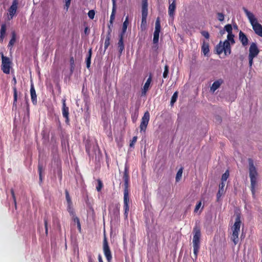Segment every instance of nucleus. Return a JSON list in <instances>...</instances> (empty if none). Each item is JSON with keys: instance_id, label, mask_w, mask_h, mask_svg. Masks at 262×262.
Instances as JSON below:
<instances>
[{"instance_id": "nucleus-35", "label": "nucleus", "mask_w": 262, "mask_h": 262, "mask_svg": "<svg viewBox=\"0 0 262 262\" xmlns=\"http://www.w3.org/2000/svg\"><path fill=\"white\" fill-rule=\"evenodd\" d=\"M183 173V168H181L179 169L177 173L176 177V182H179L182 176Z\"/></svg>"}, {"instance_id": "nucleus-15", "label": "nucleus", "mask_w": 262, "mask_h": 262, "mask_svg": "<svg viewBox=\"0 0 262 262\" xmlns=\"http://www.w3.org/2000/svg\"><path fill=\"white\" fill-rule=\"evenodd\" d=\"M152 81V75L150 74L147 78L146 82L145 83L143 88L142 90V96H145L147 92L148 91L150 85Z\"/></svg>"}, {"instance_id": "nucleus-11", "label": "nucleus", "mask_w": 262, "mask_h": 262, "mask_svg": "<svg viewBox=\"0 0 262 262\" xmlns=\"http://www.w3.org/2000/svg\"><path fill=\"white\" fill-rule=\"evenodd\" d=\"M12 81H13L14 85L13 86V109H16L17 108V91L16 87V79L15 77H13Z\"/></svg>"}, {"instance_id": "nucleus-40", "label": "nucleus", "mask_w": 262, "mask_h": 262, "mask_svg": "<svg viewBox=\"0 0 262 262\" xmlns=\"http://www.w3.org/2000/svg\"><path fill=\"white\" fill-rule=\"evenodd\" d=\"M178 93L177 92H174L170 100L171 105H173L176 102L178 98Z\"/></svg>"}, {"instance_id": "nucleus-54", "label": "nucleus", "mask_w": 262, "mask_h": 262, "mask_svg": "<svg viewBox=\"0 0 262 262\" xmlns=\"http://www.w3.org/2000/svg\"><path fill=\"white\" fill-rule=\"evenodd\" d=\"M71 0H65V1H66L65 7L66 8L67 10H68L70 7V5L71 4Z\"/></svg>"}, {"instance_id": "nucleus-21", "label": "nucleus", "mask_w": 262, "mask_h": 262, "mask_svg": "<svg viewBox=\"0 0 262 262\" xmlns=\"http://www.w3.org/2000/svg\"><path fill=\"white\" fill-rule=\"evenodd\" d=\"M176 8V4L175 0H173L171 4H170L168 7V14L170 17L173 18L174 12Z\"/></svg>"}, {"instance_id": "nucleus-25", "label": "nucleus", "mask_w": 262, "mask_h": 262, "mask_svg": "<svg viewBox=\"0 0 262 262\" xmlns=\"http://www.w3.org/2000/svg\"><path fill=\"white\" fill-rule=\"evenodd\" d=\"M223 83V80L222 79H220L215 81L212 86L210 88V91L213 93L215 92L217 89L220 88L221 85Z\"/></svg>"}, {"instance_id": "nucleus-37", "label": "nucleus", "mask_w": 262, "mask_h": 262, "mask_svg": "<svg viewBox=\"0 0 262 262\" xmlns=\"http://www.w3.org/2000/svg\"><path fill=\"white\" fill-rule=\"evenodd\" d=\"M234 37V35L233 33L228 34L227 35V39H226V40H228V42H229L231 44H234L235 43Z\"/></svg>"}, {"instance_id": "nucleus-22", "label": "nucleus", "mask_w": 262, "mask_h": 262, "mask_svg": "<svg viewBox=\"0 0 262 262\" xmlns=\"http://www.w3.org/2000/svg\"><path fill=\"white\" fill-rule=\"evenodd\" d=\"M239 39L243 46H246L248 43V39L242 31L239 33Z\"/></svg>"}, {"instance_id": "nucleus-61", "label": "nucleus", "mask_w": 262, "mask_h": 262, "mask_svg": "<svg viewBox=\"0 0 262 262\" xmlns=\"http://www.w3.org/2000/svg\"><path fill=\"white\" fill-rule=\"evenodd\" d=\"M225 30H221V31H220L221 34H224V33H225Z\"/></svg>"}, {"instance_id": "nucleus-18", "label": "nucleus", "mask_w": 262, "mask_h": 262, "mask_svg": "<svg viewBox=\"0 0 262 262\" xmlns=\"http://www.w3.org/2000/svg\"><path fill=\"white\" fill-rule=\"evenodd\" d=\"M252 28L255 33L258 36L262 37V26L258 22L252 26Z\"/></svg>"}, {"instance_id": "nucleus-44", "label": "nucleus", "mask_w": 262, "mask_h": 262, "mask_svg": "<svg viewBox=\"0 0 262 262\" xmlns=\"http://www.w3.org/2000/svg\"><path fill=\"white\" fill-rule=\"evenodd\" d=\"M138 116V111L136 110L133 114H132V119L133 122H135L137 119Z\"/></svg>"}, {"instance_id": "nucleus-6", "label": "nucleus", "mask_w": 262, "mask_h": 262, "mask_svg": "<svg viewBox=\"0 0 262 262\" xmlns=\"http://www.w3.org/2000/svg\"><path fill=\"white\" fill-rule=\"evenodd\" d=\"M148 15V0H142V21L141 27L146 25Z\"/></svg>"}, {"instance_id": "nucleus-8", "label": "nucleus", "mask_w": 262, "mask_h": 262, "mask_svg": "<svg viewBox=\"0 0 262 262\" xmlns=\"http://www.w3.org/2000/svg\"><path fill=\"white\" fill-rule=\"evenodd\" d=\"M150 119V115L149 113L147 111L146 112L143 116L142 118L141 122L140 125V132H145L146 131L147 125L148 124L149 121Z\"/></svg>"}, {"instance_id": "nucleus-55", "label": "nucleus", "mask_w": 262, "mask_h": 262, "mask_svg": "<svg viewBox=\"0 0 262 262\" xmlns=\"http://www.w3.org/2000/svg\"><path fill=\"white\" fill-rule=\"evenodd\" d=\"M87 257H88V262H94L92 254H88L87 255Z\"/></svg>"}, {"instance_id": "nucleus-63", "label": "nucleus", "mask_w": 262, "mask_h": 262, "mask_svg": "<svg viewBox=\"0 0 262 262\" xmlns=\"http://www.w3.org/2000/svg\"><path fill=\"white\" fill-rule=\"evenodd\" d=\"M59 173H59L60 178V179H61V178H62V176H61V171H59Z\"/></svg>"}, {"instance_id": "nucleus-1", "label": "nucleus", "mask_w": 262, "mask_h": 262, "mask_svg": "<svg viewBox=\"0 0 262 262\" xmlns=\"http://www.w3.org/2000/svg\"><path fill=\"white\" fill-rule=\"evenodd\" d=\"M249 177L250 178L251 182V191L253 195L254 196L255 193V187L257 184V176L258 175L257 170L254 165L253 161L251 159H249Z\"/></svg>"}, {"instance_id": "nucleus-24", "label": "nucleus", "mask_w": 262, "mask_h": 262, "mask_svg": "<svg viewBox=\"0 0 262 262\" xmlns=\"http://www.w3.org/2000/svg\"><path fill=\"white\" fill-rule=\"evenodd\" d=\"M118 48L119 52L121 54L124 49V45L123 43V35L122 33H121L119 35V39L118 42Z\"/></svg>"}, {"instance_id": "nucleus-47", "label": "nucleus", "mask_w": 262, "mask_h": 262, "mask_svg": "<svg viewBox=\"0 0 262 262\" xmlns=\"http://www.w3.org/2000/svg\"><path fill=\"white\" fill-rule=\"evenodd\" d=\"M137 136H134L132 140L130 141V144H129V146L130 147H134L135 143L137 142Z\"/></svg>"}, {"instance_id": "nucleus-39", "label": "nucleus", "mask_w": 262, "mask_h": 262, "mask_svg": "<svg viewBox=\"0 0 262 262\" xmlns=\"http://www.w3.org/2000/svg\"><path fill=\"white\" fill-rule=\"evenodd\" d=\"M229 176V172L228 170H227L222 176V182L221 183H225L227 181V179Z\"/></svg>"}, {"instance_id": "nucleus-2", "label": "nucleus", "mask_w": 262, "mask_h": 262, "mask_svg": "<svg viewBox=\"0 0 262 262\" xmlns=\"http://www.w3.org/2000/svg\"><path fill=\"white\" fill-rule=\"evenodd\" d=\"M193 236L192 239L193 253L195 259L197 258L198 253L200 248L201 230L199 227L195 226L193 230Z\"/></svg>"}, {"instance_id": "nucleus-64", "label": "nucleus", "mask_w": 262, "mask_h": 262, "mask_svg": "<svg viewBox=\"0 0 262 262\" xmlns=\"http://www.w3.org/2000/svg\"><path fill=\"white\" fill-rule=\"evenodd\" d=\"M219 120L220 121H221V118H219Z\"/></svg>"}, {"instance_id": "nucleus-32", "label": "nucleus", "mask_w": 262, "mask_h": 262, "mask_svg": "<svg viewBox=\"0 0 262 262\" xmlns=\"http://www.w3.org/2000/svg\"><path fill=\"white\" fill-rule=\"evenodd\" d=\"M16 42V33L15 31H12L11 33V38L9 41L8 47V48H12L14 44Z\"/></svg>"}, {"instance_id": "nucleus-43", "label": "nucleus", "mask_w": 262, "mask_h": 262, "mask_svg": "<svg viewBox=\"0 0 262 262\" xmlns=\"http://www.w3.org/2000/svg\"><path fill=\"white\" fill-rule=\"evenodd\" d=\"M66 198L68 205H72V202L69 193L67 190L66 191Z\"/></svg>"}, {"instance_id": "nucleus-28", "label": "nucleus", "mask_w": 262, "mask_h": 262, "mask_svg": "<svg viewBox=\"0 0 262 262\" xmlns=\"http://www.w3.org/2000/svg\"><path fill=\"white\" fill-rule=\"evenodd\" d=\"M92 54V49H89L88 53L85 59L86 66L88 69H89L91 63V57Z\"/></svg>"}, {"instance_id": "nucleus-36", "label": "nucleus", "mask_w": 262, "mask_h": 262, "mask_svg": "<svg viewBox=\"0 0 262 262\" xmlns=\"http://www.w3.org/2000/svg\"><path fill=\"white\" fill-rule=\"evenodd\" d=\"M67 210L71 216H74L75 215V212L74 210V208L72 207V205H68Z\"/></svg>"}, {"instance_id": "nucleus-4", "label": "nucleus", "mask_w": 262, "mask_h": 262, "mask_svg": "<svg viewBox=\"0 0 262 262\" xmlns=\"http://www.w3.org/2000/svg\"><path fill=\"white\" fill-rule=\"evenodd\" d=\"M123 180L124 182V195L129 196V176L128 167L125 165L124 171L123 172Z\"/></svg>"}, {"instance_id": "nucleus-10", "label": "nucleus", "mask_w": 262, "mask_h": 262, "mask_svg": "<svg viewBox=\"0 0 262 262\" xmlns=\"http://www.w3.org/2000/svg\"><path fill=\"white\" fill-rule=\"evenodd\" d=\"M259 52V50L257 46V45L255 42H252L249 48V57H255L257 56Z\"/></svg>"}, {"instance_id": "nucleus-56", "label": "nucleus", "mask_w": 262, "mask_h": 262, "mask_svg": "<svg viewBox=\"0 0 262 262\" xmlns=\"http://www.w3.org/2000/svg\"><path fill=\"white\" fill-rule=\"evenodd\" d=\"M254 58V57H252L248 56L249 64L250 67H251L252 64H253V60Z\"/></svg>"}, {"instance_id": "nucleus-41", "label": "nucleus", "mask_w": 262, "mask_h": 262, "mask_svg": "<svg viewBox=\"0 0 262 262\" xmlns=\"http://www.w3.org/2000/svg\"><path fill=\"white\" fill-rule=\"evenodd\" d=\"M224 29L228 34L232 33V27L230 24H227L224 27Z\"/></svg>"}, {"instance_id": "nucleus-9", "label": "nucleus", "mask_w": 262, "mask_h": 262, "mask_svg": "<svg viewBox=\"0 0 262 262\" xmlns=\"http://www.w3.org/2000/svg\"><path fill=\"white\" fill-rule=\"evenodd\" d=\"M161 30L160 20L159 17H158L155 23V30L154 33L153 42L158 43L159 41V33Z\"/></svg>"}, {"instance_id": "nucleus-48", "label": "nucleus", "mask_w": 262, "mask_h": 262, "mask_svg": "<svg viewBox=\"0 0 262 262\" xmlns=\"http://www.w3.org/2000/svg\"><path fill=\"white\" fill-rule=\"evenodd\" d=\"M11 193L12 194V196L14 201V203L15 205V207H16V197L14 193V191L13 188L11 189Z\"/></svg>"}, {"instance_id": "nucleus-16", "label": "nucleus", "mask_w": 262, "mask_h": 262, "mask_svg": "<svg viewBox=\"0 0 262 262\" xmlns=\"http://www.w3.org/2000/svg\"><path fill=\"white\" fill-rule=\"evenodd\" d=\"M30 95L31 101L33 104L34 105H36L37 103V95L36 94V91L33 83H32L31 85Z\"/></svg>"}, {"instance_id": "nucleus-59", "label": "nucleus", "mask_w": 262, "mask_h": 262, "mask_svg": "<svg viewBox=\"0 0 262 262\" xmlns=\"http://www.w3.org/2000/svg\"><path fill=\"white\" fill-rule=\"evenodd\" d=\"M77 227H78V230L79 231V232H80L81 231V225H80V223H79V224H77Z\"/></svg>"}, {"instance_id": "nucleus-33", "label": "nucleus", "mask_w": 262, "mask_h": 262, "mask_svg": "<svg viewBox=\"0 0 262 262\" xmlns=\"http://www.w3.org/2000/svg\"><path fill=\"white\" fill-rule=\"evenodd\" d=\"M216 52L218 54H221L224 52V48L222 42L221 41L220 43L216 46Z\"/></svg>"}, {"instance_id": "nucleus-50", "label": "nucleus", "mask_w": 262, "mask_h": 262, "mask_svg": "<svg viewBox=\"0 0 262 262\" xmlns=\"http://www.w3.org/2000/svg\"><path fill=\"white\" fill-rule=\"evenodd\" d=\"M201 205H202L201 201H199V202H198V203L196 204V206L195 207V208H194V212H197L199 210V209L200 208Z\"/></svg>"}, {"instance_id": "nucleus-57", "label": "nucleus", "mask_w": 262, "mask_h": 262, "mask_svg": "<svg viewBox=\"0 0 262 262\" xmlns=\"http://www.w3.org/2000/svg\"><path fill=\"white\" fill-rule=\"evenodd\" d=\"M84 32L85 34H86V35H88L89 34L90 29H89V28L88 27H86L85 28Z\"/></svg>"}, {"instance_id": "nucleus-20", "label": "nucleus", "mask_w": 262, "mask_h": 262, "mask_svg": "<svg viewBox=\"0 0 262 262\" xmlns=\"http://www.w3.org/2000/svg\"><path fill=\"white\" fill-rule=\"evenodd\" d=\"M223 45L224 48L225 55L226 56L230 55L231 52L230 43L228 42V40H225L223 42Z\"/></svg>"}, {"instance_id": "nucleus-62", "label": "nucleus", "mask_w": 262, "mask_h": 262, "mask_svg": "<svg viewBox=\"0 0 262 262\" xmlns=\"http://www.w3.org/2000/svg\"><path fill=\"white\" fill-rule=\"evenodd\" d=\"M233 27H234V28L235 29H237V28H238V27H237V25H236V24H235V25H234L233 26Z\"/></svg>"}, {"instance_id": "nucleus-26", "label": "nucleus", "mask_w": 262, "mask_h": 262, "mask_svg": "<svg viewBox=\"0 0 262 262\" xmlns=\"http://www.w3.org/2000/svg\"><path fill=\"white\" fill-rule=\"evenodd\" d=\"M111 30L109 29L107 32L105 41H104V51H105L110 45V40L111 37Z\"/></svg>"}, {"instance_id": "nucleus-31", "label": "nucleus", "mask_w": 262, "mask_h": 262, "mask_svg": "<svg viewBox=\"0 0 262 262\" xmlns=\"http://www.w3.org/2000/svg\"><path fill=\"white\" fill-rule=\"evenodd\" d=\"M6 31V24H3L1 26L0 30V41L2 42L3 41Z\"/></svg>"}, {"instance_id": "nucleus-58", "label": "nucleus", "mask_w": 262, "mask_h": 262, "mask_svg": "<svg viewBox=\"0 0 262 262\" xmlns=\"http://www.w3.org/2000/svg\"><path fill=\"white\" fill-rule=\"evenodd\" d=\"M98 260L99 262H103V260L100 254L98 255Z\"/></svg>"}, {"instance_id": "nucleus-7", "label": "nucleus", "mask_w": 262, "mask_h": 262, "mask_svg": "<svg viewBox=\"0 0 262 262\" xmlns=\"http://www.w3.org/2000/svg\"><path fill=\"white\" fill-rule=\"evenodd\" d=\"M103 251L107 262H111L112 259V253L105 236L103 241Z\"/></svg>"}, {"instance_id": "nucleus-19", "label": "nucleus", "mask_w": 262, "mask_h": 262, "mask_svg": "<svg viewBox=\"0 0 262 262\" xmlns=\"http://www.w3.org/2000/svg\"><path fill=\"white\" fill-rule=\"evenodd\" d=\"M225 185V183H221L219 185V189L216 194V201L220 202L221 200V196L224 193V187Z\"/></svg>"}, {"instance_id": "nucleus-53", "label": "nucleus", "mask_w": 262, "mask_h": 262, "mask_svg": "<svg viewBox=\"0 0 262 262\" xmlns=\"http://www.w3.org/2000/svg\"><path fill=\"white\" fill-rule=\"evenodd\" d=\"M73 220L74 222L76 223L77 224H79L80 223L79 219L78 217L76 216V214L74 216H72Z\"/></svg>"}, {"instance_id": "nucleus-17", "label": "nucleus", "mask_w": 262, "mask_h": 262, "mask_svg": "<svg viewBox=\"0 0 262 262\" xmlns=\"http://www.w3.org/2000/svg\"><path fill=\"white\" fill-rule=\"evenodd\" d=\"M244 12H245L247 17L248 18L252 26L253 25H254L255 23H257V20L256 18H255L254 15L250 11H249L247 9L244 8Z\"/></svg>"}, {"instance_id": "nucleus-34", "label": "nucleus", "mask_w": 262, "mask_h": 262, "mask_svg": "<svg viewBox=\"0 0 262 262\" xmlns=\"http://www.w3.org/2000/svg\"><path fill=\"white\" fill-rule=\"evenodd\" d=\"M128 25V16H127L126 17L125 20L123 23L122 32L121 33L123 34V35L126 31V29H127Z\"/></svg>"}, {"instance_id": "nucleus-60", "label": "nucleus", "mask_w": 262, "mask_h": 262, "mask_svg": "<svg viewBox=\"0 0 262 262\" xmlns=\"http://www.w3.org/2000/svg\"><path fill=\"white\" fill-rule=\"evenodd\" d=\"M86 150V153L90 156V149L88 147H86V150Z\"/></svg>"}, {"instance_id": "nucleus-45", "label": "nucleus", "mask_w": 262, "mask_h": 262, "mask_svg": "<svg viewBox=\"0 0 262 262\" xmlns=\"http://www.w3.org/2000/svg\"><path fill=\"white\" fill-rule=\"evenodd\" d=\"M88 16L91 19H93L95 15V12L94 10H91L88 12Z\"/></svg>"}, {"instance_id": "nucleus-13", "label": "nucleus", "mask_w": 262, "mask_h": 262, "mask_svg": "<svg viewBox=\"0 0 262 262\" xmlns=\"http://www.w3.org/2000/svg\"><path fill=\"white\" fill-rule=\"evenodd\" d=\"M62 114L63 117L66 118V122L69 123V107L66 106V99L62 100Z\"/></svg>"}, {"instance_id": "nucleus-12", "label": "nucleus", "mask_w": 262, "mask_h": 262, "mask_svg": "<svg viewBox=\"0 0 262 262\" xmlns=\"http://www.w3.org/2000/svg\"><path fill=\"white\" fill-rule=\"evenodd\" d=\"M123 208L124 210V215L125 219L128 217V213L129 209V196L124 195L123 196Z\"/></svg>"}, {"instance_id": "nucleus-51", "label": "nucleus", "mask_w": 262, "mask_h": 262, "mask_svg": "<svg viewBox=\"0 0 262 262\" xmlns=\"http://www.w3.org/2000/svg\"><path fill=\"white\" fill-rule=\"evenodd\" d=\"M201 34L206 39H209V34L208 32L206 31H203L201 32Z\"/></svg>"}, {"instance_id": "nucleus-3", "label": "nucleus", "mask_w": 262, "mask_h": 262, "mask_svg": "<svg viewBox=\"0 0 262 262\" xmlns=\"http://www.w3.org/2000/svg\"><path fill=\"white\" fill-rule=\"evenodd\" d=\"M241 216L239 214H237L235 217L234 224L232 227V234L231 236V240L236 245L238 242V234L240 231L241 225Z\"/></svg>"}, {"instance_id": "nucleus-23", "label": "nucleus", "mask_w": 262, "mask_h": 262, "mask_svg": "<svg viewBox=\"0 0 262 262\" xmlns=\"http://www.w3.org/2000/svg\"><path fill=\"white\" fill-rule=\"evenodd\" d=\"M44 166L42 162H40L39 160L38 161V172L39 174V182L41 183L42 182L43 177H42V172L44 171Z\"/></svg>"}, {"instance_id": "nucleus-5", "label": "nucleus", "mask_w": 262, "mask_h": 262, "mask_svg": "<svg viewBox=\"0 0 262 262\" xmlns=\"http://www.w3.org/2000/svg\"><path fill=\"white\" fill-rule=\"evenodd\" d=\"M2 55V70L5 74H9L11 68V61L9 58L5 56L2 52L1 53Z\"/></svg>"}, {"instance_id": "nucleus-14", "label": "nucleus", "mask_w": 262, "mask_h": 262, "mask_svg": "<svg viewBox=\"0 0 262 262\" xmlns=\"http://www.w3.org/2000/svg\"><path fill=\"white\" fill-rule=\"evenodd\" d=\"M18 4V0H13L12 5L8 9L9 14L11 18H12L16 12Z\"/></svg>"}, {"instance_id": "nucleus-42", "label": "nucleus", "mask_w": 262, "mask_h": 262, "mask_svg": "<svg viewBox=\"0 0 262 262\" xmlns=\"http://www.w3.org/2000/svg\"><path fill=\"white\" fill-rule=\"evenodd\" d=\"M169 73V67L168 65L164 66V71L163 74V77L164 78H166Z\"/></svg>"}, {"instance_id": "nucleus-49", "label": "nucleus", "mask_w": 262, "mask_h": 262, "mask_svg": "<svg viewBox=\"0 0 262 262\" xmlns=\"http://www.w3.org/2000/svg\"><path fill=\"white\" fill-rule=\"evenodd\" d=\"M217 18L220 21H222L224 20V15L222 13H217Z\"/></svg>"}, {"instance_id": "nucleus-29", "label": "nucleus", "mask_w": 262, "mask_h": 262, "mask_svg": "<svg viewBox=\"0 0 262 262\" xmlns=\"http://www.w3.org/2000/svg\"><path fill=\"white\" fill-rule=\"evenodd\" d=\"M202 51L205 56H208L209 52V43L204 41L202 46Z\"/></svg>"}, {"instance_id": "nucleus-46", "label": "nucleus", "mask_w": 262, "mask_h": 262, "mask_svg": "<svg viewBox=\"0 0 262 262\" xmlns=\"http://www.w3.org/2000/svg\"><path fill=\"white\" fill-rule=\"evenodd\" d=\"M70 62L71 65V71L73 72L74 69V59L73 57H71L70 59Z\"/></svg>"}, {"instance_id": "nucleus-30", "label": "nucleus", "mask_w": 262, "mask_h": 262, "mask_svg": "<svg viewBox=\"0 0 262 262\" xmlns=\"http://www.w3.org/2000/svg\"><path fill=\"white\" fill-rule=\"evenodd\" d=\"M113 2V8H112V12L110 16V23H112L113 21L115 19V15L116 13V1L115 0H112Z\"/></svg>"}, {"instance_id": "nucleus-52", "label": "nucleus", "mask_w": 262, "mask_h": 262, "mask_svg": "<svg viewBox=\"0 0 262 262\" xmlns=\"http://www.w3.org/2000/svg\"><path fill=\"white\" fill-rule=\"evenodd\" d=\"M44 224H45V233H46V235H48V222H47V220L46 219H44Z\"/></svg>"}, {"instance_id": "nucleus-27", "label": "nucleus", "mask_w": 262, "mask_h": 262, "mask_svg": "<svg viewBox=\"0 0 262 262\" xmlns=\"http://www.w3.org/2000/svg\"><path fill=\"white\" fill-rule=\"evenodd\" d=\"M120 207L119 203H117L114 205V208L112 211L115 217L118 218L120 215Z\"/></svg>"}, {"instance_id": "nucleus-38", "label": "nucleus", "mask_w": 262, "mask_h": 262, "mask_svg": "<svg viewBox=\"0 0 262 262\" xmlns=\"http://www.w3.org/2000/svg\"><path fill=\"white\" fill-rule=\"evenodd\" d=\"M97 186H96V190L98 192H100V191H101V190L103 186V184L102 181L100 179H98L97 180Z\"/></svg>"}]
</instances>
